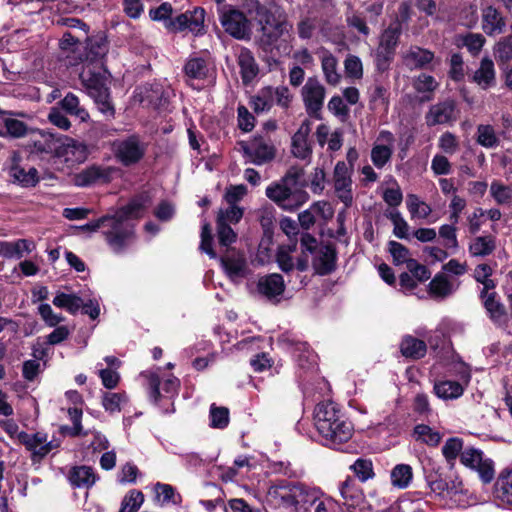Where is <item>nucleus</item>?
<instances>
[{"instance_id":"1","label":"nucleus","mask_w":512,"mask_h":512,"mask_svg":"<svg viewBox=\"0 0 512 512\" xmlns=\"http://www.w3.org/2000/svg\"><path fill=\"white\" fill-rule=\"evenodd\" d=\"M143 211V202L133 200L114 215L103 216L95 221H91L81 226V229L96 232L100 228H105L103 234L107 243L115 252H120L133 236V226L128 221L140 218Z\"/></svg>"},{"instance_id":"2","label":"nucleus","mask_w":512,"mask_h":512,"mask_svg":"<svg viewBox=\"0 0 512 512\" xmlns=\"http://www.w3.org/2000/svg\"><path fill=\"white\" fill-rule=\"evenodd\" d=\"M315 427L331 446L347 442L353 435L352 423L333 402L319 403L314 412Z\"/></svg>"},{"instance_id":"3","label":"nucleus","mask_w":512,"mask_h":512,"mask_svg":"<svg viewBox=\"0 0 512 512\" xmlns=\"http://www.w3.org/2000/svg\"><path fill=\"white\" fill-rule=\"evenodd\" d=\"M320 496V490L303 483L272 485L267 490L269 501L293 512H308Z\"/></svg>"},{"instance_id":"4","label":"nucleus","mask_w":512,"mask_h":512,"mask_svg":"<svg viewBox=\"0 0 512 512\" xmlns=\"http://www.w3.org/2000/svg\"><path fill=\"white\" fill-rule=\"evenodd\" d=\"M39 152L53 154L72 167L83 163L88 157L87 145L69 137H55L52 134H43L41 139L34 142Z\"/></svg>"},{"instance_id":"5","label":"nucleus","mask_w":512,"mask_h":512,"mask_svg":"<svg viewBox=\"0 0 512 512\" xmlns=\"http://www.w3.org/2000/svg\"><path fill=\"white\" fill-rule=\"evenodd\" d=\"M265 195L279 208L288 212L296 211L309 199L305 190L292 187L281 180L271 182L265 189Z\"/></svg>"},{"instance_id":"6","label":"nucleus","mask_w":512,"mask_h":512,"mask_svg":"<svg viewBox=\"0 0 512 512\" xmlns=\"http://www.w3.org/2000/svg\"><path fill=\"white\" fill-rule=\"evenodd\" d=\"M460 463L477 473L484 485L490 484L495 478V463L484 452L474 447L465 448L460 455Z\"/></svg>"},{"instance_id":"7","label":"nucleus","mask_w":512,"mask_h":512,"mask_svg":"<svg viewBox=\"0 0 512 512\" xmlns=\"http://www.w3.org/2000/svg\"><path fill=\"white\" fill-rule=\"evenodd\" d=\"M239 145L247 161L255 165L269 163L276 156V147L267 137L255 136L248 142L241 141Z\"/></svg>"},{"instance_id":"8","label":"nucleus","mask_w":512,"mask_h":512,"mask_svg":"<svg viewBox=\"0 0 512 512\" xmlns=\"http://www.w3.org/2000/svg\"><path fill=\"white\" fill-rule=\"evenodd\" d=\"M219 19L224 30L232 37L241 40L250 38V21L243 12L233 7H221Z\"/></svg>"},{"instance_id":"9","label":"nucleus","mask_w":512,"mask_h":512,"mask_svg":"<svg viewBox=\"0 0 512 512\" xmlns=\"http://www.w3.org/2000/svg\"><path fill=\"white\" fill-rule=\"evenodd\" d=\"M292 28V24L284 17L267 16L261 28L260 42L265 49H268L276 45L279 40L289 41L292 37Z\"/></svg>"},{"instance_id":"10","label":"nucleus","mask_w":512,"mask_h":512,"mask_svg":"<svg viewBox=\"0 0 512 512\" xmlns=\"http://www.w3.org/2000/svg\"><path fill=\"white\" fill-rule=\"evenodd\" d=\"M325 96L326 89L323 84L316 77L308 78L301 89V98L310 117L321 119Z\"/></svg>"},{"instance_id":"11","label":"nucleus","mask_w":512,"mask_h":512,"mask_svg":"<svg viewBox=\"0 0 512 512\" xmlns=\"http://www.w3.org/2000/svg\"><path fill=\"white\" fill-rule=\"evenodd\" d=\"M79 78L89 96L109 89V72L103 64L85 63Z\"/></svg>"},{"instance_id":"12","label":"nucleus","mask_w":512,"mask_h":512,"mask_svg":"<svg viewBox=\"0 0 512 512\" xmlns=\"http://www.w3.org/2000/svg\"><path fill=\"white\" fill-rule=\"evenodd\" d=\"M17 439L31 452L33 460L44 458L50 451L59 446V443L48 441L47 434L43 432L29 434L22 431L18 433Z\"/></svg>"},{"instance_id":"13","label":"nucleus","mask_w":512,"mask_h":512,"mask_svg":"<svg viewBox=\"0 0 512 512\" xmlns=\"http://www.w3.org/2000/svg\"><path fill=\"white\" fill-rule=\"evenodd\" d=\"M115 155L125 166L139 162L146 151V146L137 136L115 142Z\"/></svg>"},{"instance_id":"14","label":"nucleus","mask_w":512,"mask_h":512,"mask_svg":"<svg viewBox=\"0 0 512 512\" xmlns=\"http://www.w3.org/2000/svg\"><path fill=\"white\" fill-rule=\"evenodd\" d=\"M457 106L453 99H446L431 105L425 114V122L429 127L450 124L457 120Z\"/></svg>"},{"instance_id":"15","label":"nucleus","mask_w":512,"mask_h":512,"mask_svg":"<svg viewBox=\"0 0 512 512\" xmlns=\"http://www.w3.org/2000/svg\"><path fill=\"white\" fill-rule=\"evenodd\" d=\"M352 169L344 161H339L334 168V189L341 202L349 207L353 201Z\"/></svg>"},{"instance_id":"16","label":"nucleus","mask_w":512,"mask_h":512,"mask_svg":"<svg viewBox=\"0 0 512 512\" xmlns=\"http://www.w3.org/2000/svg\"><path fill=\"white\" fill-rule=\"evenodd\" d=\"M479 296L491 322L499 328L507 329V310L504 304L500 301L498 294L492 290L480 293Z\"/></svg>"},{"instance_id":"17","label":"nucleus","mask_w":512,"mask_h":512,"mask_svg":"<svg viewBox=\"0 0 512 512\" xmlns=\"http://www.w3.org/2000/svg\"><path fill=\"white\" fill-rule=\"evenodd\" d=\"M146 377L148 379L149 389H150V398L156 403L159 401L161 397L160 393V386L163 390V392L168 397H174L178 394V390L180 387V380L170 375L167 379L164 380V382L161 384V381L159 379V376L155 373H148L146 374Z\"/></svg>"},{"instance_id":"18","label":"nucleus","mask_w":512,"mask_h":512,"mask_svg":"<svg viewBox=\"0 0 512 512\" xmlns=\"http://www.w3.org/2000/svg\"><path fill=\"white\" fill-rule=\"evenodd\" d=\"M310 132L311 123L309 120H305L293 135L291 152L296 158L305 160L311 157L312 148L308 141Z\"/></svg>"},{"instance_id":"19","label":"nucleus","mask_w":512,"mask_h":512,"mask_svg":"<svg viewBox=\"0 0 512 512\" xmlns=\"http://www.w3.org/2000/svg\"><path fill=\"white\" fill-rule=\"evenodd\" d=\"M312 266L319 275L330 274L336 267L335 249L330 245H320L313 254Z\"/></svg>"},{"instance_id":"20","label":"nucleus","mask_w":512,"mask_h":512,"mask_svg":"<svg viewBox=\"0 0 512 512\" xmlns=\"http://www.w3.org/2000/svg\"><path fill=\"white\" fill-rule=\"evenodd\" d=\"M496 501L504 506L512 507V470L505 468L500 471L493 489Z\"/></svg>"},{"instance_id":"21","label":"nucleus","mask_w":512,"mask_h":512,"mask_svg":"<svg viewBox=\"0 0 512 512\" xmlns=\"http://www.w3.org/2000/svg\"><path fill=\"white\" fill-rule=\"evenodd\" d=\"M285 289L284 279L280 274H269L259 278L257 291L267 299L280 296Z\"/></svg>"},{"instance_id":"22","label":"nucleus","mask_w":512,"mask_h":512,"mask_svg":"<svg viewBox=\"0 0 512 512\" xmlns=\"http://www.w3.org/2000/svg\"><path fill=\"white\" fill-rule=\"evenodd\" d=\"M9 175L15 182H18L22 186L29 187L35 186L38 183V171L34 167H22L19 164V158L17 154H14L12 158V165L9 169Z\"/></svg>"},{"instance_id":"23","label":"nucleus","mask_w":512,"mask_h":512,"mask_svg":"<svg viewBox=\"0 0 512 512\" xmlns=\"http://www.w3.org/2000/svg\"><path fill=\"white\" fill-rule=\"evenodd\" d=\"M472 81L481 89L487 90L496 85V73L494 63L489 58H483L479 68L474 72Z\"/></svg>"},{"instance_id":"24","label":"nucleus","mask_w":512,"mask_h":512,"mask_svg":"<svg viewBox=\"0 0 512 512\" xmlns=\"http://www.w3.org/2000/svg\"><path fill=\"white\" fill-rule=\"evenodd\" d=\"M34 243L26 239L0 241V256L8 259H20L34 249Z\"/></svg>"},{"instance_id":"25","label":"nucleus","mask_w":512,"mask_h":512,"mask_svg":"<svg viewBox=\"0 0 512 512\" xmlns=\"http://www.w3.org/2000/svg\"><path fill=\"white\" fill-rule=\"evenodd\" d=\"M482 29L487 35L503 32L506 22L501 13L494 7L488 6L482 10Z\"/></svg>"},{"instance_id":"26","label":"nucleus","mask_w":512,"mask_h":512,"mask_svg":"<svg viewBox=\"0 0 512 512\" xmlns=\"http://www.w3.org/2000/svg\"><path fill=\"white\" fill-rule=\"evenodd\" d=\"M109 178L110 169L93 165L76 174L74 183L79 187H87L98 181H109Z\"/></svg>"},{"instance_id":"27","label":"nucleus","mask_w":512,"mask_h":512,"mask_svg":"<svg viewBox=\"0 0 512 512\" xmlns=\"http://www.w3.org/2000/svg\"><path fill=\"white\" fill-rule=\"evenodd\" d=\"M369 108L373 111L387 112L389 108V86L376 81L369 89Z\"/></svg>"},{"instance_id":"28","label":"nucleus","mask_w":512,"mask_h":512,"mask_svg":"<svg viewBox=\"0 0 512 512\" xmlns=\"http://www.w3.org/2000/svg\"><path fill=\"white\" fill-rule=\"evenodd\" d=\"M321 69L327 84L337 86L341 81V74L338 71V60L329 51L322 50L320 55Z\"/></svg>"},{"instance_id":"29","label":"nucleus","mask_w":512,"mask_h":512,"mask_svg":"<svg viewBox=\"0 0 512 512\" xmlns=\"http://www.w3.org/2000/svg\"><path fill=\"white\" fill-rule=\"evenodd\" d=\"M403 59L410 69H420L432 62L434 53L418 46H412L405 52Z\"/></svg>"},{"instance_id":"30","label":"nucleus","mask_w":512,"mask_h":512,"mask_svg":"<svg viewBox=\"0 0 512 512\" xmlns=\"http://www.w3.org/2000/svg\"><path fill=\"white\" fill-rule=\"evenodd\" d=\"M400 34L401 28L399 25H390L385 29L380 37V44L377 50L378 56L383 54L384 58L389 60L398 43Z\"/></svg>"},{"instance_id":"31","label":"nucleus","mask_w":512,"mask_h":512,"mask_svg":"<svg viewBox=\"0 0 512 512\" xmlns=\"http://www.w3.org/2000/svg\"><path fill=\"white\" fill-rule=\"evenodd\" d=\"M241 77L244 83L253 80L258 74V65L252 52L247 48H241L237 56Z\"/></svg>"},{"instance_id":"32","label":"nucleus","mask_w":512,"mask_h":512,"mask_svg":"<svg viewBox=\"0 0 512 512\" xmlns=\"http://www.w3.org/2000/svg\"><path fill=\"white\" fill-rule=\"evenodd\" d=\"M496 249V238L493 235L476 236L471 239L468 252L472 257H486Z\"/></svg>"},{"instance_id":"33","label":"nucleus","mask_w":512,"mask_h":512,"mask_svg":"<svg viewBox=\"0 0 512 512\" xmlns=\"http://www.w3.org/2000/svg\"><path fill=\"white\" fill-rule=\"evenodd\" d=\"M400 351L406 358L420 359L426 355L427 346L424 341L411 335H406L401 341Z\"/></svg>"},{"instance_id":"34","label":"nucleus","mask_w":512,"mask_h":512,"mask_svg":"<svg viewBox=\"0 0 512 512\" xmlns=\"http://www.w3.org/2000/svg\"><path fill=\"white\" fill-rule=\"evenodd\" d=\"M434 393L443 400H453L461 397L464 393V387L458 381L442 380L434 384Z\"/></svg>"},{"instance_id":"35","label":"nucleus","mask_w":512,"mask_h":512,"mask_svg":"<svg viewBox=\"0 0 512 512\" xmlns=\"http://www.w3.org/2000/svg\"><path fill=\"white\" fill-rule=\"evenodd\" d=\"M464 450V440L460 437H450L444 442L441 453L449 469L454 468L457 458H460Z\"/></svg>"},{"instance_id":"36","label":"nucleus","mask_w":512,"mask_h":512,"mask_svg":"<svg viewBox=\"0 0 512 512\" xmlns=\"http://www.w3.org/2000/svg\"><path fill=\"white\" fill-rule=\"evenodd\" d=\"M69 480L73 486L89 488L95 484L97 476L89 466H76L71 469Z\"/></svg>"},{"instance_id":"37","label":"nucleus","mask_w":512,"mask_h":512,"mask_svg":"<svg viewBox=\"0 0 512 512\" xmlns=\"http://www.w3.org/2000/svg\"><path fill=\"white\" fill-rule=\"evenodd\" d=\"M60 106L66 113L78 118L81 122L88 121L90 117L88 111L80 105L79 98L71 92L60 101Z\"/></svg>"},{"instance_id":"38","label":"nucleus","mask_w":512,"mask_h":512,"mask_svg":"<svg viewBox=\"0 0 512 512\" xmlns=\"http://www.w3.org/2000/svg\"><path fill=\"white\" fill-rule=\"evenodd\" d=\"M391 484L398 489H406L412 483L413 469L408 464H397L390 472Z\"/></svg>"},{"instance_id":"39","label":"nucleus","mask_w":512,"mask_h":512,"mask_svg":"<svg viewBox=\"0 0 512 512\" xmlns=\"http://www.w3.org/2000/svg\"><path fill=\"white\" fill-rule=\"evenodd\" d=\"M413 436L416 441L424 443L430 447H436L442 440V434L426 424L415 426Z\"/></svg>"},{"instance_id":"40","label":"nucleus","mask_w":512,"mask_h":512,"mask_svg":"<svg viewBox=\"0 0 512 512\" xmlns=\"http://www.w3.org/2000/svg\"><path fill=\"white\" fill-rule=\"evenodd\" d=\"M221 262L230 277H243L245 275L246 261L243 255L238 253L227 254L221 258Z\"/></svg>"},{"instance_id":"41","label":"nucleus","mask_w":512,"mask_h":512,"mask_svg":"<svg viewBox=\"0 0 512 512\" xmlns=\"http://www.w3.org/2000/svg\"><path fill=\"white\" fill-rule=\"evenodd\" d=\"M490 195L498 205H510L512 184L506 185L499 180H493L490 184Z\"/></svg>"},{"instance_id":"42","label":"nucleus","mask_w":512,"mask_h":512,"mask_svg":"<svg viewBox=\"0 0 512 512\" xmlns=\"http://www.w3.org/2000/svg\"><path fill=\"white\" fill-rule=\"evenodd\" d=\"M52 302L56 307L66 309L71 314H75L83 305V300L79 296L63 292L57 293Z\"/></svg>"},{"instance_id":"43","label":"nucleus","mask_w":512,"mask_h":512,"mask_svg":"<svg viewBox=\"0 0 512 512\" xmlns=\"http://www.w3.org/2000/svg\"><path fill=\"white\" fill-rule=\"evenodd\" d=\"M87 62L93 64H103L102 59L108 52L107 41L103 38L91 40L87 46Z\"/></svg>"},{"instance_id":"44","label":"nucleus","mask_w":512,"mask_h":512,"mask_svg":"<svg viewBox=\"0 0 512 512\" xmlns=\"http://www.w3.org/2000/svg\"><path fill=\"white\" fill-rule=\"evenodd\" d=\"M340 493L345 503L349 506H354L362 498L361 490L351 477H347V479L341 483Z\"/></svg>"},{"instance_id":"45","label":"nucleus","mask_w":512,"mask_h":512,"mask_svg":"<svg viewBox=\"0 0 512 512\" xmlns=\"http://www.w3.org/2000/svg\"><path fill=\"white\" fill-rule=\"evenodd\" d=\"M492 273V267L486 263L479 264L475 267L474 278L483 286L480 293H485V291H492L495 289L496 283L491 279Z\"/></svg>"},{"instance_id":"46","label":"nucleus","mask_w":512,"mask_h":512,"mask_svg":"<svg viewBox=\"0 0 512 512\" xmlns=\"http://www.w3.org/2000/svg\"><path fill=\"white\" fill-rule=\"evenodd\" d=\"M453 290V284L444 274H437L429 283V291L435 297H447Z\"/></svg>"},{"instance_id":"47","label":"nucleus","mask_w":512,"mask_h":512,"mask_svg":"<svg viewBox=\"0 0 512 512\" xmlns=\"http://www.w3.org/2000/svg\"><path fill=\"white\" fill-rule=\"evenodd\" d=\"M185 74L193 79H204L208 75V64L201 57L190 58L184 66Z\"/></svg>"},{"instance_id":"48","label":"nucleus","mask_w":512,"mask_h":512,"mask_svg":"<svg viewBox=\"0 0 512 512\" xmlns=\"http://www.w3.org/2000/svg\"><path fill=\"white\" fill-rule=\"evenodd\" d=\"M407 209L412 218H427L431 212V207L415 194H408L406 199Z\"/></svg>"},{"instance_id":"49","label":"nucleus","mask_w":512,"mask_h":512,"mask_svg":"<svg viewBox=\"0 0 512 512\" xmlns=\"http://www.w3.org/2000/svg\"><path fill=\"white\" fill-rule=\"evenodd\" d=\"M250 105L256 113L269 111L274 105L271 87L261 89L256 96L252 97Z\"/></svg>"},{"instance_id":"50","label":"nucleus","mask_w":512,"mask_h":512,"mask_svg":"<svg viewBox=\"0 0 512 512\" xmlns=\"http://www.w3.org/2000/svg\"><path fill=\"white\" fill-rule=\"evenodd\" d=\"M477 143L485 148H495L499 144V138L491 125L481 124L477 127Z\"/></svg>"},{"instance_id":"51","label":"nucleus","mask_w":512,"mask_h":512,"mask_svg":"<svg viewBox=\"0 0 512 512\" xmlns=\"http://www.w3.org/2000/svg\"><path fill=\"white\" fill-rule=\"evenodd\" d=\"M244 214V209L240 206H229L227 208H220L216 222L225 223L226 225H235L240 222Z\"/></svg>"},{"instance_id":"52","label":"nucleus","mask_w":512,"mask_h":512,"mask_svg":"<svg viewBox=\"0 0 512 512\" xmlns=\"http://www.w3.org/2000/svg\"><path fill=\"white\" fill-rule=\"evenodd\" d=\"M394 148L384 144H376L371 150V161L378 168H383L390 160Z\"/></svg>"},{"instance_id":"53","label":"nucleus","mask_w":512,"mask_h":512,"mask_svg":"<svg viewBox=\"0 0 512 512\" xmlns=\"http://www.w3.org/2000/svg\"><path fill=\"white\" fill-rule=\"evenodd\" d=\"M126 402L125 393L105 392L102 396V406L109 413L120 412L122 404Z\"/></svg>"},{"instance_id":"54","label":"nucleus","mask_w":512,"mask_h":512,"mask_svg":"<svg viewBox=\"0 0 512 512\" xmlns=\"http://www.w3.org/2000/svg\"><path fill=\"white\" fill-rule=\"evenodd\" d=\"M144 502V495L139 490H130L121 502L119 512H137Z\"/></svg>"},{"instance_id":"55","label":"nucleus","mask_w":512,"mask_h":512,"mask_svg":"<svg viewBox=\"0 0 512 512\" xmlns=\"http://www.w3.org/2000/svg\"><path fill=\"white\" fill-rule=\"evenodd\" d=\"M210 426L216 429H224L229 424V410L226 407L210 406Z\"/></svg>"},{"instance_id":"56","label":"nucleus","mask_w":512,"mask_h":512,"mask_svg":"<svg viewBox=\"0 0 512 512\" xmlns=\"http://www.w3.org/2000/svg\"><path fill=\"white\" fill-rule=\"evenodd\" d=\"M94 99L95 104L98 107V110L107 118H113L115 114L114 106L111 102L110 91L109 89L104 90L102 92L96 93L90 96Z\"/></svg>"},{"instance_id":"57","label":"nucleus","mask_w":512,"mask_h":512,"mask_svg":"<svg viewBox=\"0 0 512 512\" xmlns=\"http://www.w3.org/2000/svg\"><path fill=\"white\" fill-rule=\"evenodd\" d=\"M387 217L394 226L393 234L399 239H406L408 237L409 225L401 213L397 210H393L387 214Z\"/></svg>"},{"instance_id":"58","label":"nucleus","mask_w":512,"mask_h":512,"mask_svg":"<svg viewBox=\"0 0 512 512\" xmlns=\"http://www.w3.org/2000/svg\"><path fill=\"white\" fill-rule=\"evenodd\" d=\"M188 30L198 35L204 30L205 10L203 8H195L193 11L187 12Z\"/></svg>"},{"instance_id":"59","label":"nucleus","mask_w":512,"mask_h":512,"mask_svg":"<svg viewBox=\"0 0 512 512\" xmlns=\"http://www.w3.org/2000/svg\"><path fill=\"white\" fill-rule=\"evenodd\" d=\"M388 250L395 265L407 264L408 261L412 260L408 248L397 241H389Z\"/></svg>"},{"instance_id":"60","label":"nucleus","mask_w":512,"mask_h":512,"mask_svg":"<svg viewBox=\"0 0 512 512\" xmlns=\"http://www.w3.org/2000/svg\"><path fill=\"white\" fill-rule=\"evenodd\" d=\"M155 492L157 498L162 501V504H177L181 501V496L176 494L174 488L169 484L157 483L155 485Z\"/></svg>"},{"instance_id":"61","label":"nucleus","mask_w":512,"mask_h":512,"mask_svg":"<svg viewBox=\"0 0 512 512\" xmlns=\"http://www.w3.org/2000/svg\"><path fill=\"white\" fill-rule=\"evenodd\" d=\"M4 128L5 135H9L14 138L23 137L28 130V127L24 122L6 115L4 118Z\"/></svg>"},{"instance_id":"62","label":"nucleus","mask_w":512,"mask_h":512,"mask_svg":"<svg viewBox=\"0 0 512 512\" xmlns=\"http://www.w3.org/2000/svg\"><path fill=\"white\" fill-rule=\"evenodd\" d=\"M495 58L506 63L512 59V35L501 39L495 46Z\"/></svg>"},{"instance_id":"63","label":"nucleus","mask_w":512,"mask_h":512,"mask_svg":"<svg viewBox=\"0 0 512 512\" xmlns=\"http://www.w3.org/2000/svg\"><path fill=\"white\" fill-rule=\"evenodd\" d=\"M216 231L219 244L223 247H229L237 239L236 232L232 229L231 225L216 222Z\"/></svg>"},{"instance_id":"64","label":"nucleus","mask_w":512,"mask_h":512,"mask_svg":"<svg viewBox=\"0 0 512 512\" xmlns=\"http://www.w3.org/2000/svg\"><path fill=\"white\" fill-rule=\"evenodd\" d=\"M142 94V100H146L154 106H160L165 98V91L160 84H151L149 87H145Z\"/></svg>"}]
</instances>
